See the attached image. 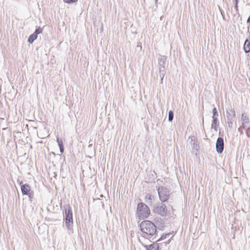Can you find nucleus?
Returning a JSON list of instances; mask_svg holds the SVG:
<instances>
[{"mask_svg":"<svg viewBox=\"0 0 250 250\" xmlns=\"http://www.w3.org/2000/svg\"><path fill=\"white\" fill-rule=\"evenodd\" d=\"M137 212L139 217L142 219L147 218L150 213L148 207L143 203L138 204Z\"/></svg>","mask_w":250,"mask_h":250,"instance_id":"7ed1b4c3","label":"nucleus"},{"mask_svg":"<svg viewBox=\"0 0 250 250\" xmlns=\"http://www.w3.org/2000/svg\"><path fill=\"white\" fill-rule=\"evenodd\" d=\"M157 191L161 201L165 202L167 201L170 197V191L167 188L160 186L157 188Z\"/></svg>","mask_w":250,"mask_h":250,"instance_id":"39448f33","label":"nucleus"},{"mask_svg":"<svg viewBox=\"0 0 250 250\" xmlns=\"http://www.w3.org/2000/svg\"><path fill=\"white\" fill-rule=\"evenodd\" d=\"M226 117L227 120V123L228 127L230 129H232L233 126V123L236 120L235 111L233 108H232V107L230 106L229 108L227 109Z\"/></svg>","mask_w":250,"mask_h":250,"instance_id":"20e7f679","label":"nucleus"},{"mask_svg":"<svg viewBox=\"0 0 250 250\" xmlns=\"http://www.w3.org/2000/svg\"><path fill=\"white\" fill-rule=\"evenodd\" d=\"M247 21L248 23H250V16L247 19Z\"/></svg>","mask_w":250,"mask_h":250,"instance_id":"cd10ccee","label":"nucleus"},{"mask_svg":"<svg viewBox=\"0 0 250 250\" xmlns=\"http://www.w3.org/2000/svg\"><path fill=\"white\" fill-rule=\"evenodd\" d=\"M37 38V36L33 33L29 37L28 42L30 43H32Z\"/></svg>","mask_w":250,"mask_h":250,"instance_id":"dca6fc26","label":"nucleus"},{"mask_svg":"<svg viewBox=\"0 0 250 250\" xmlns=\"http://www.w3.org/2000/svg\"><path fill=\"white\" fill-rule=\"evenodd\" d=\"M21 190L23 195H28L29 199L31 201L34 197V192L31 190V188L28 184H24L21 186Z\"/></svg>","mask_w":250,"mask_h":250,"instance_id":"0eeeda50","label":"nucleus"},{"mask_svg":"<svg viewBox=\"0 0 250 250\" xmlns=\"http://www.w3.org/2000/svg\"><path fill=\"white\" fill-rule=\"evenodd\" d=\"M191 139V145L192 146V148L195 149L196 150H198L199 148V146L197 144V141L195 140H193L192 138Z\"/></svg>","mask_w":250,"mask_h":250,"instance_id":"2eb2a0df","label":"nucleus"},{"mask_svg":"<svg viewBox=\"0 0 250 250\" xmlns=\"http://www.w3.org/2000/svg\"><path fill=\"white\" fill-rule=\"evenodd\" d=\"M234 2V8L236 10V12L237 13L238 11V0H233Z\"/></svg>","mask_w":250,"mask_h":250,"instance_id":"4be33fe9","label":"nucleus"},{"mask_svg":"<svg viewBox=\"0 0 250 250\" xmlns=\"http://www.w3.org/2000/svg\"><path fill=\"white\" fill-rule=\"evenodd\" d=\"M213 121L211 124V127L215 130H217V126L219 125V121L217 118H212Z\"/></svg>","mask_w":250,"mask_h":250,"instance_id":"ddd939ff","label":"nucleus"},{"mask_svg":"<svg viewBox=\"0 0 250 250\" xmlns=\"http://www.w3.org/2000/svg\"><path fill=\"white\" fill-rule=\"evenodd\" d=\"M242 127L246 130V134L248 137H250V120L246 113H243L241 116Z\"/></svg>","mask_w":250,"mask_h":250,"instance_id":"423d86ee","label":"nucleus"},{"mask_svg":"<svg viewBox=\"0 0 250 250\" xmlns=\"http://www.w3.org/2000/svg\"><path fill=\"white\" fill-rule=\"evenodd\" d=\"M60 151L61 153H62L64 151L63 146L59 147Z\"/></svg>","mask_w":250,"mask_h":250,"instance_id":"a878e982","label":"nucleus"},{"mask_svg":"<svg viewBox=\"0 0 250 250\" xmlns=\"http://www.w3.org/2000/svg\"><path fill=\"white\" fill-rule=\"evenodd\" d=\"M170 242V239L167 240V241L165 242V245H167V244H169Z\"/></svg>","mask_w":250,"mask_h":250,"instance_id":"bb28decb","label":"nucleus"},{"mask_svg":"<svg viewBox=\"0 0 250 250\" xmlns=\"http://www.w3.org/2000/svg\"><path fill=\"white\" fill-rule=\"evenodd\" d=\"M167 60V57L165 56H161L158 59V63H159V69H162L163 68L164 70H166V61Z\"/></svg>","mask_w":250,"mask_h":250,"instance_id":"9d476101","label":"nucleus"},{"mask_svg":"<svg viewBox=\"0 0 250 250\" xmlns=\"http://www.w3.org/2000/svg\"><path fill=\"white\" fill-rule=\"evenodd\" d=\"M65 223L68 230H72L73 227V213L71 207L68 205L65 208Z\"/></svg>","mask_w":250,"mask_h":250,"instance_id":"f03ea898","label":"nucleus"},{"mask_svg":"<svg viewBox=\"0 0 250 250\" xmlns=\"http://www.w3.org/2000/svg\"><path fill=\"white\" fill-rule=\"evenodd\" d=\"M243 127H242V125L238 128V131L240 132V133L241 134H243Z\"/></svg>","mask_w":250,"mask_h":250,"instance_id":"393cba45","label":"nucleus"},{"mask_svg":"<svg viewBox=\"0 0 250 250\" xmlns=\"http://www.w3.org/2000/svg\"><path fill=\"white\" fill-rule=\"evenodd\" d=\"M153 209L155 213L162 216H165L167 214V208L164 204L161 203L157 206L154 207Z\"/></svg>","mask_w":250,"mask_h":250,"instance_id":"6e6552de","label":"nucleus"},{"mask_svg":"<svg viewBox=\"0 0 250 250\" xmlns=\"http://www.w3.org/2000/svg\"><path fill=\"white\" fill-rule=\"evenodd\" d=\"M146 199H147L149 201V202L148 203H149L150 205H151L152 204V200L153 198V197L150 195H147L146 197Z\"/></svg>","mask_w":250,"mask_h":250,"instance_id":"412c9836","label":"nucleus"},{"mask_svg":"<svg viewBox=\"0 0 250 250\" xmlns=\"http://www.w3.org/2000/svg\"><path fill=\"white\" fill-rule=\"evenodd\" d=\"M145 248L146 250H159L158 243H153L149 246L145 245Z\"/></svg>","mask_w":250,"mask_h":250,"instance_id":"9b49d317","label":"nucleus"},{"mask_svg":"<svg viewBox=\"0 0 250 250\" xmlns=\"http://www.w3.org/2000/svg\"><path fill=\"white\" fill-rule=\"evenodd\" d=\"M42 32V29L41 28L39 27L35 30V31L34 32V33L37 36H38V34L41 33Z\"/></svg>","mask_w":250,"mask_h":250,"instance_id":"5701e85b","label":"nucleus"},{"mask_svg":"<svg viewBox=\"0 0 250 250\" xmlns=\"http://www.w3.org/2000/svg\"><path fill=\"white\" fill-rule=\"evenodd\" d=\"M63 1L65 3H73V2H74L76 1H77V0H63Z\"/></svg>","mask_w":250,"mask_h":250,"instance_id":"b1692460","label":"nucleus"},{"mask_svg":"<svg viewBox=\"0 0 250 250\" xmlns=\"http://www.w3.org/2000/svg\"><path fill=\"white\" fill-rule=\"evenodd\" d=\"M140 228L143 232L142 236L144 237L153 236L157 231L156 226L149 220L143 221L140 225Z\"/></svg>","mask_w":250,"mask_h":250,"instance_id":"f257e3e1","label":"nucleus"},{"mask_svg":"<svg viewBox=\"0 0 250 250\" xmlns=\"http://www.w3.org/2000/svg\"><path fill=\"white\" fill-rule=\"evenodd\" d=\"M244 49L245 53H249L250 52V42H249L248 40H246L245 42Z\"/></svg>","mask_w":250,"mask_h":250,"instance_id":"f8f14e48","label":"nucleus"},{"mask_svg":"<svg viewBox=\"0 0 250 250\" xmlns=\"http://www.w3.org/2000/svg\"><path fill=\"white\" fill-rule=\"evenodd\" d=\"M224 147V139L221 137H219L217 139L216 143V149L218 153L221 154L223 152Z\"/></svg>","mask_w":250,"mask_h":250,"instance_id":"1a4fd4ad","label":"nucleus"},{"mask_svg":"<svg viewBox=\"0 0 250 250\" xmlns=\"http://www.w3.org/2000/svg\"><path fill=\"white\" fill-rule=\"evenodd\" d=\"M174 117V114L172 110H170L168 112V121L171 122L173 120Z\"/></svg>","mask_w":250,"mask_h":250,"instance_id":"f3484780","label":"nucleus"},{"mask_svg":"<svg viewBox=\"0 0 250 250\" xmlns=\"http://www.w3.org/2000/svg\"><path fill=\"white\" fill-rule=\"evenodd\" d=\"M57 142L59 147L63 146V143L62 139H60L59 138H57Z\"/></svg>","mask_w":250,"mask_h":250,"instance_id":"aec40b11","label":"nucleus"},{"mask_svg":"<svg viewBox=\"0 0 250 250\" xmlns=\"http://www.w3.org/2000/svg\"><path fill=\"white\" fill-rule=\"evenodd\" d=\"M170 235V233H167V234H163L161 236V238L157 240V241L158 242V241H160L161 240H164V239H166L167 237H168Z\"/></svg>","mask_w":250,"mask_h":250,"instance_id":"6ab92c4d","label":"nucleus"},{"mask_svg":"<svg viewBox=\"0 0 250 250\" xmlns=\"http://www.w3.org/2000/svg\"><path fill=\"white\" fill-rule=\"evenodd\" d=\"M212 114H213L212 118H217V117L218 116V111H217V110L216 107H214L213 109V110H212Z\"/></svg>","mask_w":250,"mask_h":250,"instance_id":"a211bd4d","label":"nucleus"},{"mask_svg":"<svg viewBox=\"0 0 250 250\" xmlns=\"http://www.w3.org/2000/svg\"><path fill=\"white\" fill-rule=\"evenodd\" d=\"M166 71L164 70L163 68L159 70V76L161 78V83H163V81L165 75H166Z\"/></svg>","mask_w":250,"mask_h":250,"instance_id":"4468645a","label":"nucleus"}]
</instances>
